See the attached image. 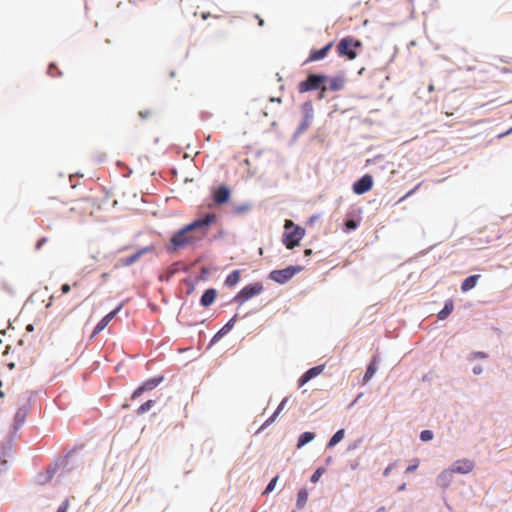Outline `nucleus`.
<instances>
[{
	"instance_id": "obj_1",
	"label": "nucleus",
	"mask_w": 512,
	"mask_h": 512,
	"mask_svg": "<svg viewBox=\"0 0 512 512\" xmlns=\"http://www.w3.org/2000/svg\"><path fill=\"white\" fill-rule=\"evenodd\" d=\"M216 220L217 216L215 214L208 213L204 217L185 225L171 237L169 250H177L201 241L207 236L210 226Z\"/></svg>"
},
{
	"instance_id": "obj_2",
	"label": "nucleus",
	"mask_w": 512,
	"mask_h": 512,
	"mask_svg": "<svg viewBox=\"0 0 512 512\" xmlns=\"http://www.w3.org/2000/svg\"><path fill=\"white\" fill-rule=\"evenodd\" d=\"M284 228L283 243L288 249H292L299 244L300 240L304 237L305 231L291 220L285 221Z\"/></svg>"
},
{
	"instance_id": "obj_3",
	"label": "nucleus",
	"mask_w": 512,
	"mask_h": 512,
	"mask_svg": "<svg viewBox=\"0 0 512 512\" xmlns=\"http://www.w3.org/2000/svg\"><path fill=\"white\" fill-rule=\"evenodd\" d=\"M362 47V42L354 37L347 36L342 38L337 44V53L341 57H347L353 60L357 57V49Z\"/></svg>"
},
{
	"instance_id": "obj_4",
	"label": "nucleus",
	"mask_w": 512,
	"mask_h": 512,
	"mask_svg": "<svg viewBox=\"0 0 512 512\" xmlns=\"http://www.w3.org/2000/svg\"><path fill=\"white\" fill-rule=\"evenodd\" d=\"M300 271H302L301 266H289L284 269L273 270L270 272L269 278L279 284H284Z\"/></svg>"
},
{
	"instance_id": "obj_5",
	"label": "nucleus",
	"mask_w": 512,
	"mask_h": 512,
	"mask_svg": "<svg viewBox=\"0 0 512 512\" xmlns=\"http://www.w3.org/2000/svg\"><path fill=\"white\" fill-rule=\"evenodd\" d=\"M262 290L263 286L261 283L247 285L239 291V293L235 296L234 300L238 304L242 305L244 302L248 301L252 297L260 294Z\"/></svg>"
},
{
	"instance_id": "obj_6",
	"label": "nucleus",
	"mask_w": 512,
	"mask_h": 512,
	"mask_svg": "<svg viewBox=\"0 0 512 512\" xmlns=\"http://www.w3.org/2000/svg\"><path fill=\"white\" fill-rule=\"evenodd\" d=\"M327 80L326 75L310 74L306 80L299 83L298 90L301 93L319 89L324 81Z\"/></svg>"
},
{
	"instance_id": "obj_7",
	"label": "nucleus",
	"mask_w": 512,
	"mask_h": 512,
	"mask_svg": "<svg viewBox=\"0 0 512 512\" xmlns=\"http://www.w3.org/2000/svg\"><path fill=\"white\" fill-rule=\"evenodd\" d=\"M163 381V376L150 378L144 381L132 394V399L140 397L143 393L152 391Z\"/></svg>"
},
{
	"instance_id": "obj_8",
	"label": "nucleus",
	"mask_w": 512,
	"mask_h": 512,
	"mask_svg": "<svg viewBox=\"0 0 512 512\" xmlns=\"http://www.w3.org/2000/svg\"><path fill=\"white\" fill-rule=\"evenodd\" d=\"M154 251H155V247L152 245L143 247V248L137 250L131 256H128L126 258H121L119 260V265L123 266V267L130 266V265L134 264L135 262H137L145 254L153 253Z\"/></svg>"
},
{
	"instance_id": "obj_9",
	"label": "nucleus",
	"mask_w": 512,
	"mask_h": 512,
	"mask_svg": "<svg viewBox=\"0 0 512 512\" xmlns=\"http://www.w3.org/2000/svg\"><path fill=\"white\" fill-rule=\"evenodd\" d=\"M373 178L371 175H364L353 184L354 193L361 195L372 189Z\"/></svg>"
},
{
	"instance_id": "obj_10",
	"label": "nucleus",
	"mask_w": 512,
	"mask_h": 512,
	"mask_svg": "<svg viewBox=\"0 0 512 512\" xmlns=\"http://www.w3.org/2000/svg\"><path fill=\"white\" fill-rule=\"evenodd\" d=\"M474 467V461L465 458L455 461L450 468L454 473L468 474L474 469Z\"/></svg>"
},
{
	"instance_id": "obj_11",
	"label": "nucleus",
	"mask_w": 512,
	"mask_h": 512,
	"mask_svg": "<svg viewBox=\"0 0 512 512\" xmlns=\"http://www.w3.org/2000/svg\"><path fill=\"white\" fill-rule=\"evenodd\" d=\"M332 46H333V42H329L323 48H321L319 50L311 51V53H310L309 57L307 58V60L305 61V63L319 61L321 59H324L327 56L328 52L331 50Z\"/></svg>"
},
{
	"instance_id": "obj_12",
	"label": "nucleus",
	"mask_w": 512,
	"mask_h": 512,
	"mask_svg": "<svg viewBox=\"0 0 512 512\" xmlns=\"http://www.w3.org/2000/svg\"><path fill=\"white\" fill-rule=\"evenodd\" d=\"M230 194V190L227 187L221 186L213 192V201L217 205L227 203L229 201Z\"/></svg>"
},
{
	"instance_id": "obj_13",
	"label": "nucleus",
	"mask_w": 512,
	"mask_h": 512,
	"mask_svg": "<svg viewBox=\"0 0 512 512\" xmlns=\"http://www.w3.org/2000/svg\"><path fill=\"white\" fill-rule=\"evenodd\" d=\"M121 305H119L116 309L105 315L96 325L93 331V335L98 334L110 323V321L116 316V314L120 311Z\"/></svg>"
},
{
	"instance_id": "obj_14",
	"label": "nucleus",
	"mask_w": 512,
	"mask_h": 512,
	"mask_svg": "<svg viewBox=\"0 0 512 512\" xmlns=\"http://www.w3.org/2000/svg\"><path fill=\"white\" fill-rule=\"evenodd\" d=\"M323 370H324V365H318V366L310 368L299 379V386H303L304 384H306L308 381H310L314 377L320 375L323 372Z\"/></svg>"
},
{
	"instance_id": "obj_15",
	"label": "nucleus",
	"mask_w": 512,
	"mask_h": 512,
	"mask_svg": "<svg viewBox=\"0 0 512 512\" xmlns=\"http://www.w3.org/2000/svg\"><path fill=\"white\" fill-rule=\"evenodd\" d=\"M327 80H328V90H331V91H340L344 88V85H345V77L342 76V75H338V76H335V77H332V78H328L327 77Z\"/></svg>"
},
{
	"instance_id": "obj_16",
	"label": "nucleus",
	"mask_w": 512,
	"mask_h": 512,
	"mask_svg": "<svg viewBox=\"0 0 512 512\" xmlns=\"http://www.w3.org/2000/svg\"><path fill=\"white\" fill-rule=\"evenodd\" d=\"M217 292L215 289H207L200 299V303L203 307L210 306L216 299Z\"/></svg>"
},
{
	"instance_id": "obj_17",
	"label": "nucleus",
	"mask_w": 512,
	"mask_h": 512,
	"mask_svg": "<svg viewBox=\"0 0 512 512\" xmlns=\"http://www.w3.org/2000/svg\"><path fill=\"white\" fill-rule=\"evenodd\" d=\"M454 472L451 468L445 469L441 472V474L438 476V484L442 487H447L452 479H453Z\"/></svg>"
},
{
	"instance_id": "obj_18",
	"label": "nucleus",
	"mask_w": 512,
	"mask_h": 512,
	"mask_svg": "<svg viewBox=\"0 0 512 512\" xmlns=\"http://www.w3.org/2000/svg\"><path fill=\"white\" fill-rule=\"evenodd\" d=\"M480 275H471L467 277L461 284V290L467 292L475 287Z\"/></svg>"
},
{
	"instance_id": "obj_19",
	"label": "nucleus",
	"mask_w": 512,
	"mask_h": 512,
	"mask_svg": "<svg viewBox=\"0 0 512 512\" xmlns=\"http://www.w3.org/2000/svg\"><path fill=\"white\" fill-rule=\"evenodd\" d=\"M454 303L453 300H447L444 308L438 312L437 316L439 320H445L453 311Z\"/></svg>"
},
{
	"instance_id": "obj_20",
	"label": "nucleus",
	"mask_w": 512,
	"mask_h": 512,
	"mask_svg": "<svg viewBox=\"0 0 512 512\" xmlns=\"http://www.w3.org/2000/svg\"><path fill=\"white\" fill-rule=\"evenodd\" d=\"M376 370H377V361H376V358L373 357V359L371 360V362L369 363V365L367 367L366 373L363 377V382L367 383L374 376V374L376 373Z\"/></svg>"
},
{
	"instance_id": "obj_21",
	"label": "nucleus",
	"mask_w": 512,
	"mask_h": 512,
	"mask_svg": "<svg viewBox=\"0 0 512 512\" xmlns=\"http://www.w3.org/2000/svg\"><path fill=\"white\" fill-rule=\"evenodd\" d=\"M239 280H240V271L234 270L226 277L225 285L228 287H233L239 282Z\"/></svg>"
},
{
	"instance_id": "obj_22",
	"label": "nucleus",
	"mask_w": 512,
	"mask_h": 512,
	"mask_svg": "<svg viewBox=\"0 0 512 512\" xmlns=\"http://www.w3.org/2000/svg\"><path fill=\"white\" fill-rule=\"evenodd\" d=\"M287 401H288V399H287V398H284V399L280 402V404L278 405V407H277L276 411L273 413V415H272L270 418H268V419L266 420V422L263 424V427H264V426H267V425H269V424H271V423H273V422L275 421V419L277 418V416L279 415V413L284 409V407H285V405H286Z\"/></svg>"
},
{
	"instance_id": "obj_23",
	"label": "nucleus",
	"mask_w": 512,
	"mask_h": 512,
	"mask_svg": "<svg viewBox=\"0 0 512 512\" xmlns=\"http://www.w3.org/2000/svg\"><path fill=\"white\" fill-rule=\"evenodd\" d=\"M315 437V434L312 432H304L300 435L297 443V447L301 448L302 446L306 445L307 443L311 442Z\"/></svg>"
},
{
	"instance_id": "obj_24",
	"label": "nucleus",
	"mask_w": 512,
	"mask_h": 512,
	"mask_svg": "<svg viewBox=\"0 0 512 512\" xmlns=\"http://www.w3.org/2000/svg\"><path fill=\"white\" fill-rule=\"evenodd\" d=\"M344 434L345 432L343 429L338 430L329 440L328 447H333L338 444L344 438Z\"/></svg>"
},
{
	"instance_id": "obj_25",
	"label": "nucleus",
	"mask_w": 512,
	"mask_h": 512,
	"mask_svg": "<svg viewBox=\"0 0 512 512\" xmlns=\"http://www.w3.org/2000/svg\"><path fill=\"white\" fill-rule=\"evenodd\" d=\"M308 500V493L305 489H302L297 494V507L303 508Z\"/></svg>"
},
{
	"instance_id": "obj_26",
	"label": "nucleus",
	"mask_w": 512,
	"mask_h": 512,
	"mask_svg": "<svg viewBox=\"0 0 512 512\" xmlns=\"http://www.w3.org/2000/svg\"><path fill=\"white\" fill-rule=\"evenodd\" d=\"M235 323V317L232 318L221 330H219L213 337V341L219 339L223 334H225L228 330H230Z\"/></svg>"
},
{
	"instance_id": "obj_27",
	"label": "nucleus",
	"mask_w": 512,
	"mask_h": 512,
	"mask_svg": "<svg viewBox=\"0 0 512 512\" xmlns=\"http://www.w3.org/2000/svg\"><path fill=\"white\" fill-rule=\"evenodd\" d=\"M154 404L155 402L153 400L146 401L137 409V414L141 415L148 412L154 406Z\"/></svg>"
},
{
	"instance_id": "obj_28",
	"label": "nucleus",
	"mask_w": 512,
	"mask_h": 512,
	"mask_svg": "<svg viewBox=\"0 0 512 512\" xmlns=\"http://www.w3.org/2000/svg\"><path fill=\"white\" fill-rule=\"evenodd\" d=\"M48 74L51 77H58L61 75V71L58 69V67L55 64H50L48 67Z\"/></svg>"
},
{
	"instance_id": "obj_29",
	"label": "nucleus",
	"mask_w": 512,
	"mask_h": 512,
	"mask_svg": "<svg viewBox=\"0 0 512 512\" xmlns=\"http://www.w3.org/2000/svg\"><path fill=\"white\" fill-rule=\"evenodd\" d=\"M420 439L422 441H430L433 439V432L430 431V430H423L421 433H420Z\"/></svg>"
},
{
	"instance_id": "obj_30",
	"label": "nucleus",
	"mask_w": 512,
	"mask_h": 512,
	"mask_svg": "<svg viewBox=\"0 0 512 512\" xmlns=\"http://www.w3.org/2000/svg\"><path fill=\"white\" fill-rule=\"evenodd\" d=\"M278 481V476H275L270 482L269 484L267 485L266 489H265V493H270L274 490L275 486H276V483Z\"/></svg>"
},
{
	"instance_id": "obj_31",
	"label": "nucleus",
	"mask_w": 512,
	"mask_h": 512,
	"mask_svg": "<svg viewBox=\"0 0 512 512\" xmlns=\"http://www.w3.org/2000/svg\"><path fill=\"white\" fill-rule=\"evenodd\" d=\"M322 473H323V470H322L321 468L317 469V470L313 473V475L311 476L310 481H311L312 483H316V482H318V480L320 479V477H321Z\"/></svg>"
},
{
	"instance_id": "obj_32",
	"label": "nucleus",
	"mask_w": 512,
	"mask_h": 512,
	"mask_svg": "<svg viewBox=\"0 0 512 512\" xmlns=\"http://www.w3.org/2000/svg\"><path fill=\"white\" fill-rule=\"evenodd\" d=\"M357 222L353 219L347 220L345 223V227L347 231L353 230L357 227Z\"/></svg>"
},
{
	"instance_id": "obj_33",
	"label": "nucleus",
	"mask_w": 512,
	"mask_h": 512,
	"mask_svg": "<svg viewBox=\"0 0 512 512\" xmlns=\"http://www.w3.org/2000/svg\"><path fill=\"white\" fill-rule=\"evenodd\" d=\"M68 507H69V501L68 499H66L65 501H63V503L59 506L57 512H67L68 510Z\"/></svg>"
},
{
	"instance_id": "obj_34",
	"label": "nucleus",
	"mask_w": 512,
	"mask_h": 512,
	"mask_svg": "<svg viewBox=\"0 0 512 512\" xmlns=\"http://www.w3.org/2000/svg\"><path fill=\"white\" fill-rule=\"evenodd\" d=\"M418 461H416L413 465H410L406 468V473H412L418 468Z\"/></svg>"
},
{
	"instance_id": "obj_35",
	"label": "nucleus",
	"mask_w": 512,
	"mask_h": 512,
	"mask_svg": "<svg viewBox=\"0 0 512 512\" xmlns=\"http://www.w3.org/2000/svg\"><path fill=\"white\" fill-rule=\"evenodd\" d=\"M310 118H311V116H310V115H306V117H305V119H304V121H303V123H302V125H301V128H302V129H305V128H307V127L309 126V124H310Z\"/></svg>"
},
{
	"instance_id": "obj_36",
	"label": "nucleus",
	"mask_w": 512,
	"mask_h": 512,
	"mask_svg": "<svg viewBox=\"0 0 512 512\" xmlns=\"http://www.w3.org/2000/svg\"><path fill=\"white\" fill-rule=\"evenodd\" d=\"M319 89L321 90L319 93V99H322L325 97V92L328 90V88L325 85H321Z\"/></svg>"
},
{
	"instance_id": "obj_37",
	"label": "nucleus",
	"mask_w": 512,
	"mask_h": 512,
	"mask_svg": "<svg viewBox=\"0 0 512 512\" xmlns=\"http://www.w3.org/2000/svg\"><path fill=\"white\" fill-rule=\"evenodd\" d=\"M47 242V238L43 237L41 239L38 240L37 244H36V249L39 250L41 249V247Z\"/></svg>"
},
{
	"instance_id": "obj_38",
	"label": "nucleus",
	"mask_w": 512,
	"mask_h": 512,
	"mask_svg": "<svg viewBox=\"0 0 512 512\" xmlns=\"http://www.w3.org/2000/svg\"><path fill=\"white\" fill-rule=\"evenodd\" d=\"M71 290V286L69 284H63L61 287V292L63 294H67Z\"/></svg>"
},
{
	"instance_id": "obj_39",
	"label": "nucleus",
	"mask_w": 512,
	"mask_h": 512,
	"mask_svg": "<svg viewBox=\"0 0 512 512\" xmlns=\"http://www.w3.org/2000/svg\"><path fill=\"white\" fill-rule=\"evenodd\" d=\"M151 114H152V112H151V111H149V110H147V111H145V112H142V111H141V112H139L140 117H141V118H143V119L148 118Z\"/></svg>"
},
{
	"instance_id": "obj_40",
	"label": "nucleus",
	"mask_w": 512,
	"mask_h": 512,
	"mask_svg": "<svg viewBox=\"0 0 512 512\" xmlns=\"http://www.w3.org/2000/svg\"><path fill=\"white\" fill-rule=\"evenodd\" d=\"M24 417H25V414H21V411H18L17 414H16V419L19 420L20 422H23L24 421Z\"/></svg>"
},
{
	"instance_id": "obj_41",
	"label": "nucleus",
	"mask_w": 512,
	"mask_h": 512,
	"mask_svg": "<svg viewBox=\"0 0 512 512\" xmlns=\"http://www.w3.org/2000/svg\"><path fill=\"white\" fill-rule=\"evenodd\" d=\"M482 371H483V369H482V367H481V366H476V367H474V368H473V372H474V374H477V375H478V374H481V373H482Z\"/></svg>"
},
{
	"instance_id": "obj_42",
	"label": "nucleus",
	"mask_w": 512,
	"mask_h": 512,
	"mask_svg": "<svg viewBox=\"0 0 512 512\" xmlns=\"http://www.w3.org/2000/svg\"><path fill=\"white\" fill-rule=\"evenodd\" d=\"M391 470H392V465L388 466V467L384 470V472H383L384 476H388V475H389V473L391 472Z\"/></svg>"
},
{
	"instance_id": "obj_43",
	"label": "nucleus",
	"mask_w": 512,
	"mask_h": 512,
	"mask_svg": "<svg viewBox=\"0 0 512 512\" xmlns=\"http://www.w3.org/2000/svg\"><path fill=\"white\" fill-rule=\"evenodd\" d=\"M304 254H305V256H309V255H311V254H312V250H311V249H306V250L304 251Z\"/></svg>"
},
{
	"instance_id": "obj_44",
	"label": "nucleus",
	"mask_w": 512,
	"mask_h": 512,
	"mask_svg": "<svg viewBox=\"0 0 512 512\" xmlns=\"http://www.w3.org/2000/svg\"><path fill=\"white\" fill-rule=\"evenodd\" d=\"M477 356H478V357H481V358H485V357H486V354H485V353H483V352H478V353H477Z\"/></svg>"
},
{
	"instance_id": "obj_45",
	"label": "nucleus",
	"mask_w": 512,
	"mask_h": 512,
	"mask_svg": "<svg viewBox=\"0 0 512 512\" xmlns=\"http://www.w3.org/2000/svg\"><path fill=\"white\" fill-rule=\"evenodd\" d=\"M428 90H429L430 92H431V91H433V90H434V85H433V84H430V85L428 86Z\"/></svg>"
},
{
	"instance_id": "obj_46",
	"label": "nucleus",
	"mask_w": 512,
	"mask_h": 512,
	"mask_svg": "<svg viewBox=\"0 0 512 512\" xmlns=\"http://www.w3.org/2000/svg\"><path fill=\"white\" fill-rule=\"evenodd\" d=\"M53 296L50 297V302L46 305V307H50L52 304Z\"/></svg>"
},
{
	"instance_id": "obj_47",
	"label": "nucleus",
	"mask_w": 512,
	"mask_h": 512,
	"mask_svg": "<svg viewBox=\"0 0 512 512\" xmlns=\"http://www.w3.org/2000/svg\"><path fill=\"white\" fill-rule=\"evenodd\" d=\"M4 397V392L2 390H0V398H3Z\"/></svg>"
},
{
	"instance_id": "obj_48",
	"label": "nucleus",
	"mask_w": 512,
	"mask_h": 512,
	"mask_svg": "<svg viewBox=\"0 0 512 512\" xmlns=\"http://www.w3.org/2000/svg\"><path fill=\"white\" fill-rule=\"evenodd\" d=\"M404 489H405V484H403V485H401V486L399 487V490H404Z\"/></svg>"
},
{
	"instance_id": "obj_49",
	"label": "nucleus",
	"mask_w": 512,
	"mask_h": 512,
	"mask_svg": "<svg viewBox=\"0 0 512 512\" xmlns=\"http://www.w3.org/2000/svg\"><path fill=\"white\" fill-rule=\"evenodd\" d=\"M263 23H264V22H263V20H262V19H260V20H259V25H260V26H262V25H263Z\"/></svg>"
},
{
	"instance_id": "obj_50",
	"label": "nucleus",
	"mask_w": 512,
	"mask_h": 512,
	"mask_svg": "<svg viewBox=\"0 0 512 512\" xmlns=\"http://www.w3.org/2000/svg\"><path fill=\"white\" fill-rule=\"evenodd\" d=\"M413 191H410L406 194V197L410 196L412 194Z\"/></svg>"
},
{
	"instance_id": "obj_51",
	"label": "nucleus",
	"mask_w": 512,
	"mask_h": 512,
	"mask_svg": "<svg viewBox=\"0 0 512 512\" xmlns=\"http://www.w3.org/2000/svg\"><path fill=\"white\" fill-rule=\"evenodd\" d=\"M202 18H203V19H207V15H206V14H203V15H202Z\"/></svg>"
},
{
	"instance_id": "obj_52",
	"label": "nucleus",
	"mask_w": 512,
	"mask_h": 512,
	"mask_svg": "<svg viewBox=\"0 0 512 512\" xmlns=\"http://www.w3.org/2000/svg\"><path fill=\"white\" fill-rule=\"evenodd\" d=\"M0 387H2V381L0 380Z\"/></svg>"
},
{
	"instance_id": "obj_53",
	"label": "nucleus",
	"mask_w": 512,
	"mask_h": 512,
	"mask_svg": "<svg viewBox=\"0 0 512 512\" xmlns=\"http://www.w3.org/2000/svg\"><path fill=\"white\" fill-rule=\"evenodd\" d=\"M511 131H512V128H511Z\"/></svg>"
}]
</instances>
